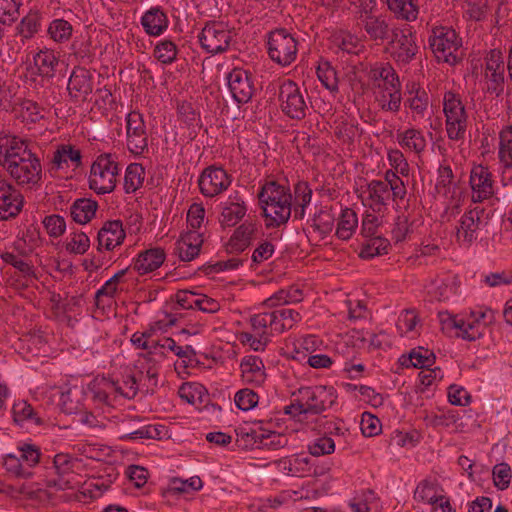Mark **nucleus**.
<instances>
[{"mask_svg":"<svg viewBox=\"0 0 512 512\" xmlns=\"http://www.w3.org/2000/svg\"><path fill=\"white\" fill-rule=\"evenodd\" d=\"M177 114L179 119L186 124L187 127H201L200 112L194 107L193 103L182 101L177 105Z\"/></svg>","mask_w":512,"mask_h":512,"instance_id":"3c124183","label":"nucleus"},{"mask_svg":"<svg viewBox=\"0 0 512 512\" xmlns=\"http://www.w3.org/2000/svg\"><path fill=\"white\" fill-rule=\"evenodd\" d=\"M400 360H402L401 364L407 367L409 366L407 362H410L411 366L415 368L424 369L434 365L436 361V356L433 353V351H430L427 348L419 346L417 348L412 349L409 352L408 357H405L403 355Z\"/></svg>","mask_w":512,"mask_h":512,"instance_id":"c9c22d12","label":"nucleus"},{"mask_svg":"<svg viewBox=\"0 0 512 512\" xmlns=\"http://www.w3.org/2000/svg\"><path fill=\"white\" fill-rule=\"evenodd\" d=\"M316 73L319 81L326 89L331 92L338 91L337 71L328 61L320 63Z\"/></svg>","mask_w":512,"mask_h":512,"instance_id":"603ef678","label":"nucleus"},{"mask_svg":"<svg viewBox=\"0 0 512 512\" xmlns=\"http://www.w3.org/2000/svg\"><path fill=\"white\" fill-rule=\"evenodd\" d=\"M292 396L300 397L305 415H321L331 409L338 398L337 390L331 385L302 386L293 392Z\"/></svg>","mask_w":512,"mask_h":512,"instance_id":"39448f33","label":"nucleus"},{"mask_svg":"<svg viewBox=\"0 0 512 512\" xmlns=\"http://www.w3.org/2000/svg\"><path fill=\"white\" fill-rule=\"evenodd\" d=\"M443 329L454 328L457 330L456 336L467 341H476L484 336L487 323H478L477 320L470 318L463 319L456 316H449L443 320Z\"/></svg>","mask_w":512,"mask_h":512,"instance_id":"a211bd4d","label":"nucleus"},{"mask_svg":"<svg viewBox=\"0 0 512 512\" xmlns=\"http://www.w3.org/2000/svg\"><path fill=\"white\" fill-rule=\"evenodd\" d=\"M362 21L369 39L376 42V44H383L390 38L392 30H390L388 23L383 17L369 14Z\"/></svg>","mask_w":512,"mask_h":512,"instance_id":"c85d7f7f","label":"nucleus"},{"mask_svg":"<svg viewBox=\"0 0 512 512\" xmlns=\"http://www.w3.org/2000/svg\"><path fill=\"white\" fill-rule=\"evenodd\" d=\"M330 39L338 50L347 54H358L363 47L355 35L345 30L335 31Z\"/></svg>","mask_w":512,"mask_h":512,"instance_id":"f704fd0d","label":"nucleus"},{"mask_svg":"<svg viewBox=\"0 0 512 512\" xmlns=\"http://www.w3.org/2000/svg\"><path fill=\"white\" fill-rule=\"evenodd\" d=\"M396 73V70L388 62H376L371 65L370 69L367 71V78L371 90L379 87V85H381V83H383L386 78L388 79L390 76H393Z\"/></svg>","mask_w":512,"mask_h":512,"instance_id":"a18cd8bd","label":"nucleus"},{"mask_svg":"<svg viewBox=\"0 0 512 512\" xmlns=\"http://www.w3.org/2000/svg\"><path fill=\"white\" fill-rule=\"evenodd\" d=\"M269 58L281 67L291 65L297 58L298 40L288 29L275 28L265 35Z\"/></svg>","mask_w":512,"mask_h":512,"instance_id":"20e7f679","label":"nucleus"},{"mask_svg":"<svg viewBox=\"0 0 512 512\" xmlns=\"http://www.w3.org/2000/svg\"><path fill=\"white\" fill-rule=\"evenodd\" d=\"M201 48L212 55L226 51L232 34L223 22L208 21L198 35Z\"/></svg>","mask_w":512,"mask_h":512,"instance_id":"6e6552de","label":"nucleus"},{"mask_svg":"<svg viewBox=\"0 0 512 512\" xmlns=\"http://www.w3.org/2000/svg\"><path fill=\"white\" fill-rule=\"evenodd\" d=\"M493 482L499 490H506L511 482L512 472L508 463L502 462L493 467Z\"/></svg>","mask_w":512,"mask_h":512,"instance_id":"680f3d73","label":"nucleus"},{"mask_svg":"<svg viewBox=\"0 0 512 512\" xmlns=\"http://www.w3.org/2000/svg\"><path fill=\"white\" fill-rule=\"evenodd\" d=\"M231 184V176L222 167L215 165L205 168L198 179L200 192L206 197H214L225 191Z\"/></svg>","mask_w":512,"mask_h":512,"instance_id":"ddd939ff","label":"nucleus"},{"mask_svg":"<svg viewBox=\"0 0 512 512\" xmlns=\"http://www.w3.org/2000/svg\"><path fill=\"white\" fill-rule=\"evenodd\" d=\"M23 120L27 123H37L44 118L43 108L35 101L25 99L21 102Z\"/></svg>","mask_w":512,"mask_h":512,"instance_id":"0e129e2a","label":"nucleus"},{"mask_svg":"<svg viewBox=\"0 0 512 512\" xmlns=\"http://www.w3.org/2000/svg\"><path fill=\"white\" fill-rule=\"evenodd\" d=\"M203 486V482L199 476H192L187 480L173 478L168 487L162 491L164 497L178 496L191 491H199Z\"/></svg>","mask_w":512,"mask_h":512,"instance_id":"e433bc0d","label":"nucleus"},{"mask_svg":"<svg viewBox=\"0 0 512 512\" xmlns=\"http://www.w3.org/2000/svg\"><path fill=\"white\" fill-rule=\"evenodd\" d=\"M145 169L139 163H131L127 166L124 176V190L127 194L138 190L144 181Z\"/></svg>","mask_w":512,"mask_h":512,"instance_id":"c03bdc74","label":"nucleus"},{"mask_svg":"<svg viewBox=\"0 0 512 512\" xmlns=\"http://www.w3.org/2000/svg\"><path fill=\"white\" fill-rule=\"evenodd\" d=\"M203 236L198 231H187L175 243V254L183 262L194 260L200 253Z\"/></svg>","mask_w":512,"mask_h":512,"instance_id":"412c9836","label":"nucleus"},{"mask_svg":"<svg viewBox=\"0 0 512 512\" xmlns=\"http://www.w3.org/2000/svg\"><path fill=\"white\" fill-rule=\"evenodd\" d=\"M257 197L266 228H278L288 222L292 214V194L289 186L276 180H266Z\"/></svg>","mask_w":512,"mask_h":512,"instance_id":"f03ea898","label":"nucleus"},{"mask_svg":"<svg viewBox=\"0 0 512 512\" xmlns=\"http://www.w3.org/2000/svg\"><path fill=\"white\" fill-rule=\"evenodd\" d=\"M387 5L397 17L407 21H413L418 16V7L413 0H387Z\"/></svg>","mask_w":512,"mask_h":512,"instance_id":"de8ad7c7","label":"nucleus"},{"mask_svg":"<svg viewBox=\"0 0 512 512\" xmlns=\"http://www.w3.org/2000/svg\"><path fill=\"white\" fill-rule=\"evenodd\" d=\"M397 140L401 147L416 153L423 152L426 147L425 137L420 130L415 128H410L404 132L398 133Z\"/></svg>","mask_w":512,"mask_h":512,"instance_id":"ea45409f","label":"nucleus"},{"mask_svg":"<svg viewBox=\"0 0 512 512\" xmlns=\"http://www.w3.org/2000/svg\"><path fill=\"white\" fill-rule=\"evenodd\" d=\"M21 0H0V23L11 24L19 16Z\"/></svg>","mask_w":512,"mask_h":512,"instance_id":"052dcab7","label":"nucleus"},{"mask_svg":"<svg viewBox=\"0 0 512 512\" xmlns=\"http://www.w3.org/2000/svg\"><path fill=\"white\" fill-rule=\"evenodd\" d=\"M247 212V207L244 201L228 203L222 210L221 213V224L225 227H233L238 224Z\"/></svg>","mask_w":512,"mask_h":512,"instance_id":"79ce46f5","label":"nucleus"},{"mask_svg":"<svg viewBox=\"0 0 512 512\" xmlns=\"http://www.w3.org/2000/svg\"><path fill=\"white\" fill-rule=\"evenodd\" d=\"M178 49L176 44L169 39L158 42L154 49L155 58L162 64H172L177 58Z\"/></svg>","mask_w":512,"mask_h":512,"instance_id":"5fc2aeb1","label":"nucleus"},{"mask_svg":"<svg viewBox=\"0 0 512 512\" xmlns=\"http://www.w3.org/2000/svg\"><path fill=\"white\" fill-rule=\"evenodd\" d=\"M43 16L38 10H30L16 27L17 35L25 42L33 38L41 29Z\"/></svg>","mask_w":512,"mask_h":512,"instance_id":"473e14b6","label":"nucleus"},{"mask_svg":"<svg viewBox=\"0 0 512 512\" xmlns=\"http://www.w3.org/2000/svg\"><path fill=\"white\" fill-rule=\"evenodd\" d=\"M88 391L91 393L94 401L103 404H109V396L111 393H116L121 396L130 398L128 393H125L122 390V387L118 382L106 377L94 379L88 385Z\"/></svg>","mask_w":512,"mask_h":512,"instance_id":"cd10ccee","label":"nucleus"},{"mask_svg":"<svg viewBox=\"0 0 512 512\" xmlns=\"http://www.w3.org/2000/svg\"><path fill=\"white\" fill-rule=\"evenodd\" d=\"M391 57L398 65L409 64L418 53L416 37L410 29H392Z\"/></svg>","mask_w":512,"mask_h":512,"instance_id":"9d476101","label":"nucleus"},{"mask_svg":"<svg viewBox=\"0 0 512 512\" xmlns=\"http://www.w3.org/2000/svg\"><path fill=\"white\" fill-rule=\"evenodd\" d=\"M12 415L15 423L22 425L25 421L33 422L36 425H42L43 420L37 415L33 407L24 400L15 402L12 407Z\"/></svg>","mask_w":512,"mask_h":512,"instance_id":"37998d69","label":"nucleus"},{"mask_svg":"<svg viewBox=\"0 0 512 512\" xmlns=\"http://www.w3.org/2000/svg\"><path fill=\"white\" fill-rule=\"evenodd\" d=\"M311 222V227L324 238L332 232L335 216L330 209L324 207L313 215Z\"/></svg>","mask_w":512,"mask_h":512,"instance_id":"49530a36","label":"nucleus"},{"mask_svg":"<svg viewBox=\"0 0 512 512\" xmlns=\"http://www.w3.org/2000/svg\"><path fill=\"white\" fill-rule=\"evenodd\" d=\"M469 182L473 191V202H482L494 195V180L488 167L474 166L470 172Z\"/></svg>","mask_w":512,"mask_h":512,"instance_id":"dca6fc26","label":"nucleus"},{"mask_svg":"<svg viewBox=\"0 0 512 512\" xmlns=\"http://www.w3.org/2000/svg\"><path fill=\"white\" fill-rule=\"evenodd\" d=\"M437 497L434 484L427 480L421 481L414 492V499L416 501L425 502L431 505H436L438 503Z\"/></svg>","mask_w":512,"mask_h":512,"instance_id":"e2e57ef3","label":"nucleus"},{"mask_svg":"<svg viewBox=\"0 0 512 512\" xmlns=\"http://www.w3.org/2000/svg\"><path fill=\"white\" fill-rule=\"evenodd\" d=\"M234 402L238 409L242 411H249L257 406L259 402V395L252 389L243 388L236 392Z\"/></svg>","mask_w":512,"mask_h":512,"instance_id":"13d9d810","label":"nucleus"},{"mask_svg":"<svg viewBox=\"0 0 512 512\" xmlns=\"http://www.w3.org/2000/svg\"><path fill=\"white\" fill-rule=\"evenodd\" d=\"M166 253L161 247H153L141 251L133 259L132 268L139 274L145 275L157 270L165 261Z\"/></svg>","mask_w":512,"mask_h":512,"instance_id":"5701e85b","label":"nucleus"},{"mask_svg":"<svg viewBox=\"0 0 512 512\" xmlns=\"http://www.w3.org/2000/svg\"><path fill=\"white\" fill-rule=\"evenodd\" d=\"M485 78L487 79L486 93L500 97L504 92L505 64L500 49H491L484 57Z\"/></svg>","mask_w":512,"mask_h":512,"instance_id":"1a4fd4ad","label":"nucleus"},{"mask_svg":"<svg viewBox=\"0 0 512 512\" xmlns=\"http://www.w3.org/2000/svg\"><path fill=\"white\" fill-rule=\"evenodd\" d=\"M33 61L34 66L30 69L31 76H40L47 80L55 76L59 60L52 50H40L34 55Z\"/></svg>","mask_w":512,"mask_h":512,"instance_id":"bb28decb","label":"nucleus"},{"mask_svg":"<svg viewBox=\"0 0 512 512\" xmlns=\"http://www.w3.org/2000/svg\"><path fill=\"white\" fill-rule=\"evenodd\" d=\"M228 87L238 104L248 103L255 91L253 74L242 68H233L227 75Z\"/></svg>","mask_w":512,"mask_h":512,"instance_id":"9b49d317","label":"nucleus"},{"mask_svg":"<svg viewBox=\"0 0 512 512\" xmlns=\"http://www.w3.org/2000/svg\"><path fill=\"white\" fill-rule=\"evenodd\" d=\"M359 251V257L364 260H370L376 256L388 254L391 244L387 238L382 236L365 237Z\"/></svg>","mask_w":512,"mask_h":512,"instance_id":"7c9ffc66","label":"nucleus"},{"mask_svg":"<svg viewBox=\"0 0 512 512\" xmlns=\"http://www.w3.org/2000/svg\"><path fill=\"white\" fill-rule=\"evenodd\" d=\"M68 161H70L75 168L80 167L82 165L81 151L71 144H61L53 153L51 162L57 169H61Z\"/></svg>","mask_w":512,"mask_h":512,"instance_id":"72a5a7b5","label":"nucleus"},{"mask_svg":"<svg viewBox=\"0 0 512 512\" xmlns=\"http://www.w3.org/2000/svg\"><path fill=\"white\" fill-rule=\"evenodd\" d=\"M144 32L152 37L162 35L169 26V19L161 6H152L140 18Z\"/></svg>","mask_w":512,"mask_h":512,"instance_id":"aec40b11","label":"nucleus"},{"mask_svg":"<svg viewBox=\"0 0 512 512\" xmlns=\"http://www.w3.org/2000/svg\"><path fill=\"white\" fill-rule=\"evenodd\" d=\"M143 419L140 417H125L122 419L119 429L123 430V434L119 436L122 441L139 440V439H160L163 426L157 425H140Z\"/></svg>","mask_w":512,"mask_h":512,"instance_id":"2eb2a0df","label":"nucleus"},{"mask_svg":"<svg viewBox=\"0 0 512 512\" xmlns=\"http://www.w3.org/2000/svg\"><path fill=\"white\" fill-rule=\"evenodd\" d=\"M119 166L114 156L103 153L97 156L91 165L89 187L97 194H108L114 191L119 174Z\"/></svg>","mask_w":512,"mask_h":512,"instance_id":"0eeeda50","label":"nucleus"},{"mask_svg":"<svg viewBox=\"0 0 512 512\" xmlns=\"http://www.w3.org/2000/svg\"><path fill=\"white\" fill-rule=\"evenodd\" d=\"M307 90H301L292 79H282L278 85V102L282 113L292 120H303L308 111Z\"/></svg>","mask_w":512,"mask_h":512,"instance_id":"423d86ee","label":"nucleus"},{"mask_svg":"<svg viewBox=\"0 0 512 512\" xmlns=\"http://www.w3.org/2000/svg\"><path fill=\"white\" fill-rule=\"evenodd\" d=\"M358 225L356 212L351 208L342 209L335 235L341 240H349Z\"/></svg>","mask_w":512,"mask_h":512,"instance_id":"4c0bfd02","label":"nucleus"},{"mask_svg":"<svg viewBox=\"0 0 512 512\" xmlns=\"http://www.w3.org/2000/svg\"><path fill=\"white\" fill-rule=\"evenodd\" d=\"M428 43L437 62L455 66L463 60L462 38L451 27H434L429 35Z\"/></svg>","mask_w":512,"mask_h":512,"instance_id":"7ed1b4c3","label":"nucleus"},{"mask_svg":"<svg viewBox=\"0 0 512 512\" xmlns=\"http://www.w3.org/2000/svg\"><path fill=\"white\" fill-rule=\"evenodd\" d=\"M242 379L247 384L261 386L267 377L262 359L259 356H245L240 363Z\"/></svg>","mask_w":512,"mask_h":512,"instance_id":"393cba45","label":"nucleus"},{"mask_svg":"<svg viewBox=\"0 0 512 512\" xmlns=\"http://www.w3.org/2000/svg\"><path fill=\"white\" fill-rule=\"evenodd\" d=\"M445 121L468 120V114L459 94L447 91L443 97Z\"/></svg>","mask_w":512,"mask_h":512,"instance_id":"2f4dec72","label":"nucleus"},{"mask_svg":"<svg viewBox=\"0 0 512 512\" xmlns=\"http://www.w3.org/2000/svg\"><path fill=\"white\" fill-rule=\"evenodd\" d=\"M485 210L475 207L466 211L460 218L457 229V240L466 246H470L478 238V229L481 225V217Z\"/></svg>","mask_w":512,"mask_h":512,"instance_id":"f3484780","label":"nucleus"},{"mask_svg":"<svg viewBox=\"0 0 512 512\" xmlns=\"http://www.w3.org/2000/svg\"><path fill=\"white\" fill-rule=\"evenodd\" d=\"M125 237L126 233L121 220L106 221L97 234V249L101 251L102 248H105L111 251L121 245Z\"/></svg>","mask_w":512,"mask_h":512,"instance_id":"6ab92c4d","label":"nucleus"},{"mask_svg":"<svg viewBox=\"0 0 512 512\" xmlns=\"http://www.w3.org/2000/svg\"><path fill=\"white\" fill-rule=\"evenodd\" d=\"M67 91L72 103L85 102L93 91L92 73L84 67H74L68 79Z\"/></svg>","mask_w":512,"mask_h":512,"instance_id":"4468645a","label":"nucleus"},{"mask_svg":"<svg viewBox=\"0 0 512 512\" xmlns=\"http://www.w3.org/2000/svg\"><path fill=\"white\" fill-rule=\"evenodd\" d=\"M384 181L388 184L389 192H392V198L394 201L402 200L405 198L407 190L402 179L394 172L389 169L385 172Z\"/></svg>","mask_w":512,"mask_h":512,"instance_id":"4d7b16f0","label":"nucleus"},{"mask_svg":"<svg viewBox=\"0 0 512 512\" xmlns=\"http://www.w3.org/2000/svg\"><path fill=\"white\" fill-rule=\"evenodd\" d=\"M3 466L7 472L16 477L29 478L32 476L31 471L26 469L20 462V458L14 454H7L3 459Z\"/></svg>","mask_w":512,"mask_h":512,"instance_id":"338daca9","label":"nucleus"},{"mask_svg":"<svg viewBox=\"0 0 512 512\" xmlns=\"http://www.w3.org/2000/svg\"><path fill=\"white\" fill-rule=\"evenodd\" d=\"M0 258L4 263L11 265L18 270L24 278H38L32 261L27 260L26 258H21L14 252L8 251L2 252L0 254Z\"/></svg>","mask_w":512,"mask_h":512,"instance_id":"a19ab883","label":"nucleus"},{"mask_svg":"<svg viewBox=\"0 0 512 512\" xmlns=\"http://www.w3.org/2000/svg\"><path fill=\"white\" fill-rule=\"evenodd\" d=\"M369 199L374 206H385L390 198L388 184L381 180H372L368 183Z\"/></svg>","mask_w":512,"mask_h":512,"instance_id":"864d4df0","label":"nucleus"},{"mask_svg":"<svg viewBox=\"0 0 512 512\" xmlns=\"http://www.w3.org/2000/svg\"><path fill=\"white\" fill-rule=\"evenodd\" d=\"M47 33L55 42L63 43L71 38L73 27L70 22L65 19H54L50 22Z\"/></svg>","mask_w":512,"mask_h":512,"instance_id":"09e8293b","label":"nucleus"},{"mask_svg":"<svg viewBox=\"0 0 512 512\" xmlns=\"http://www.w3.org/2000/svg\"><path fill=\"white\" fill-rule=\"evenodd\" d=\"M43 225L50 237L58 238L60 237L66 229V222L64 217L58 214H52L46 216L43 219Z\"/></svg>","mask_w":512,"mask_h":512,"instance_id":"69168bd1","label":"nucleus"},{"mask_svg":"<svg viewBox=\"0 0 512 512\" xmlns=\"http://www.w3.org/2000/svg\"><path fill=\"white\" fill-rule=\"evenodd\" d=\"M401 90L402 89H396L394 91H376V93H373L375 102L382 111L398 113L402 103Z\"/></svg>","mask_w":512,"mask_h":512,"instance_id":"58836bf2","label":"nucleus"},{"mask_svg":"<svg viewBox=\"0 0 512 512\" xmlns=\"http://www.w3.org/2000/svg\"><path fill=\"white\" fill-rule=\"evenodd\" d=\"M76 459L67 453H58L53 457L52 464L58 479L47 480L46 486L56 490L70 488L69 481L64 479L65 475L73 472Z\"/></svg>","mask_w":512,"mask_h":512,"instance_id":"b1692460","label":"nucleus"},{"mask_svg":"<svg viewBox=\"0 0 512 512\" xmlns=\"http://www.w3.org/2000/svg\"><path fill=\"white\" fill-rule=\"evenodd\" d=\"M0 166L17 185L37 190L42 184L41 160L28 140L0 132Z\"/></svg>","mask_w":512,"mask_h":512,"instance_id":"f257e3e1","label":"nucleus"},{"mask_svg":"<svg viewBox=\"0 0 512 512\" xmlns=\"http://www.w3.org/2000/svg\"><path fill=\"white\" fill-rule=\"evenodd\" d=\"M60 391L59 406L65 414H75L84 408L85 390L83 386H62Z\"/></svg>","mask_w":512,"mask_h":512,"instance_id":"a878e982","label":"nucleus"},{"mask_svg":"<svg viewBox=\"0 0 512 512\" xmlns=\"http://www.w3.org/2000/svg\"><path fill=\"white\" fill-rule=\"evenodd\" d=\"M20 462H25L28 467H33L40 462L41 451L35 444L24 443L18 447Z\"/></svg>","mask_w":512,"mask_h":512,"instance_id":"774afa93","label":"nucleus"},{"mask_svg":"<svg viewBox=\"0 0 512 512\" xmlns=\"http://www.w3.org/2000/svg\"><path fill=\"white\" fill-rule=\"evenodd\" d=\"M257 231V225L254 222L245 221L239 225L229 238L226 244L228 254H240L251 244Z\"/></svg>","mask_w":512,"mask_h":512,"instance_id":"4be33fe9","label":"nucleus"},{"mask_svg":"<svg viewBox=\"0 0 512 512\" xmlns=\"http://www.w3.org/2000/svg\"><path fill=\"white\" fill-rule=\"evenodd\" d=\"M98 202L90 198H78L70 207V215L78 224L90 222L96 214Z\"/></svg>","mask_w":512,"mask_h":512,"instance_id":"c756f323","label":"nucleus"},{"mask_svg":"<svg viewBox=\"0 0 512 512\" xmlns=\"http://www.w3.org/2000/svg\"><path fill=\"white\" fill-rule=\"evenodd\" d=\"M237 442L240 443L244 448H260V444L263 442L264 430H255L240 428L236 430Z\"/></svg>","mask_w":512,"mask_h":512,"instance_id":"6e6d98bb","label":"nucleus"},{"mask_svg":"<svg viewBox=\"0 0 512 512\" xmlns=\"http://www.w3.org/2000/svg\"><path fill=\"white\" fill-rule=\"evenodd\" d=\"M127 146L134 155H142L148 149V138L143 115L131 111L126 116Z\"/></svg>","mask_w":512,"mask_h":512,"instance_id":"f8f14e48","label":"nucleus"},{"mask_svg":"<svg viewBox=\"0 0 512 512\" xmlns=\"http://www.w3.org/2000/svg\"><path fill=\"white\" fill-rule=\"evenodd\" d=\"M308 451L315 457L329 455L335 451V442L331 437L323 435L308 445Z\"/></svg>","mask_w":512,"mask_h":512,"instance_id":"bf43d9fd","label":"nucleus"},{"mask_svg":"<svg viewBox=\"0 0 512 512\" xmlns=\"http://www.w3.org/2000/svg\"><path fill=\"white\" fill-rule=\"evenodd\" d=\"M498 157L505 169H512V126L500 133Z\"/></svg>","mask_w":512,"mask_h":512,"instance_id":"8fccbe9b","label":"nucleus"}]
</instances>
